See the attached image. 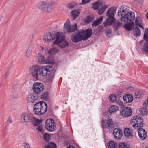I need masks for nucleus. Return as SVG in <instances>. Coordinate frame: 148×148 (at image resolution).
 I'll use <instances>...</instances> for the list:
<instances>
[{
    "mask_svg": "<svg viewBox=\"0 0 148 148\" xmlns=\"http://www.w3.org/2000/svg\"><path fill=\"white\" fill-rule=\"evenodd\" d=\"M53 71V67L49 65L39 68V74L42 76H45L47 74L49 75Z\"/></svg>",
    "mask_w": 148,
    "mask_h": 148,
    "instance_id": "423d86ee",
    "label": "nucleus"
},
{
    "mask_svg": "<svg viewBox=\"0 0 148 148\" xmlns=\"http://www.w3.org/2000/svg\"><path fill=\"white\" fill-rule=\"evenodd\" d=\"M102 5L100 1L97 0L92 4V8L94 10H98L99 8Z\"/></svg>",
    "mask_w": 148,
    "mask_h": 148,
    "instance_id": "bb28decb",
    "label": "nucleus"
},
{
    "mask_svg": "<svg viewBox=\"0 0 148 148\" xmlns=\"http://www.w3.org/2000/svg\"><path fill=\"white\" fill-rule=\"evenodd\" d=\"M33 115L29 113L24 112L21 116V120L22 123H27L30 121Z\"/></svg>",
    "mask_w": 148,
    "mask_h": 148,
    "instance_id": "f8f14e48",
    "label": "nucleus"
},
{
    "mask_svg": "<svg viewBox=\"0 0 148 148\" xmlns=\"http://www.w3.org/2000/svg\"><path fill=\"white\" fill-rule=\"evenodd\" d=\"M129 9L126 6L123 5L120 7L118 9V15L119 16H121L124 14L127 13Z\"/></svg>",
    "mask_w": 148,
    "mask_h": 148,
    "instance_id": "f3484780",
    "label": "nucleus"
},
{
    "mask_svg": "<svg viewBox=\"0 0 148 148\" xmlns=\"http://www.w3.org/2000/svg\"><path fill=\"white\" fill-rule=\"evenodd\" d=\"M59 44V46L61 48H65L69 45V44L68 42L67 41L65 40V39L62 42Z\"/></svg>",
    "mask_w": 148,
    "mask_h": 148,
    "instance_id": "58836bf2",
    "label": "nucleus"
},
{
    "mask_svg": "<svg viewBox=\"0 0 148 148\" xmlns=\"http://www.w3.org/2000/svg\"><path fill=\"white\" fill-rule=\"evenodd\" d=\"M67 148H75L74 146L72 145H69Z\"/></svg>",
    "mask_w": 148,
    "mask_h": 148,
    "instance_id": "0e129e2a",
    "label": "nucleus"
},
{
    "mask_svg": "<svg viewBox=\"0 0 148 148\" xmlns=\"http://www.w3.org/2000/svg\"><path fill=\"white\" fill-rule=\"evenodd\" d=\"M56 37L55 35L51 32H49L44 35L43 39L45 42H51L55 39Z\"/></svg>",
    "mask_w": 148,
    "mask_h": 148,
    "instance_id": "dca6fc26",
    "label": "nucleus"
},
{
    "mask_svg": "<svg viewBox=\"0 0 148 148\" xmlns=\"http://www.w3.org/2000/svg\"><path fill=\"white\" fill-rule=\"evenodd\" d=\"M67 7L69 10L73 9L75 5L73 3H69L66 5Z\"/></svg>",
    "mask_w": 148,
    "mask_h": 148,
    "instance_id": "de8ad7c7",
    "label": "nucleus"
},
{
    "mask_svg": "<svg viewBox=\"0 0 148 148\" xmlns=\"http://www.w3.org/2000/svg\"><path fill=\"white\" fill-rule=\"evenodd\" d=\"M41 120L37 119L34 117L32 116L30 121L32 123L34 126H38L41 123Z\"/></svg>",
    "mask_w": 148,
    "mask_h": 148,
    "instance_id": "393cba45",
    "label": "nucleus"
},
{
    "mask_svg": "<svg viewBox=\"0 0 148 148\" xmlns=\"http://www.w3.org/2000/svg\"><path fill=\"white\" fill-rule=\"evenodd\" d=\"M57 5L56 1L47 2L42 1L38 3L37 5V7L38 9L46 12L52 11Z\"/></svg>",
    "mask_w": 148,
    "mask_h": 148,
    "instance_id": "f03ea898",
    "label": "nucleus"
},
{
    "mask_svg": "<svg viewBox=\"0 0 148 148\" xmlns=\"http://www.w3.org/2000/svg\"><path fill=\"white\" fill-rule=\"evenodd\" d=\"M103 20V17H101L95 21L92 24V27H96L99 25L102 22Z\"/></svg>",
    "mask_w": 148,
    "mask_h": 148,
    "instance_id": "4c0bfd02",
    "label": "nucleus"
},
{
    "mask_svg": "<svg viewBox=\"0 0 148 148\" xmlns=\"http://www.w3.org/2000/svg\"><path fill=\"white\" fill-rule=\"evenodd\" d=\"M112 122V120L111 119H108L107 120V122L109 124V126L111 124Z\"/></svg>",
    "mask_w": 148,
    "mask_h": 148,
    "instance_id": "4d7b16f0",
    "label": "nucleus"
},
{
    "mask_svg": "<svg viewBox=\"0 0 148 148\" xmlns=\"http://www.w3.org/2000/svg\"><path fill=\"white\" fill-rule=\"evenodd\" d=\"M116 10V8L113 7H110L108 9L106 13V16L108 18L103 23L105 27L110 26L115 22V19L114 16Z\"/></svg>",
    "mask_w": 148,
    "mask_h": 148,
    "instance_id": "20e7f679",
    "label": "nucleus"
},
{
    "mask_svg": "<svg viewBox=\"0 0 148 148\" xmlns=\"http://www.w3.org/2000/svg\"><path fill=\"white\" fill-rule=\"evenodd\" d=\"M56 36V40L53 43L54 45L60 44L64 40L63 36H62V34H60L59 32H58L57 33Z\"/></svg>",
    "mask_w": 148,
    "mask_h": 148,
    "instance_id": "aec40b11",
    "label": "nucleus"
},
{
    "mask_svg": "<svg viewBox=\"0 0 148 148\" xmlns=\"http://www.w3.org/2000/svg\"><path fill=\"white\" fill-rule=\"evenodd\" d=\"M144 106L145 107H147L148 106V97L146 99V100L144 102L143 104Z\"/></svg>",
    "mask_w": 148,
    "mask_h": 148,
    "instance_id": "6e6d98bb",
    "label": "nucleus"
},
{
    "mask_svg": "<svg viewBox=\"0 0 148 148\" xmlns=\"http://www.w3.org/2000/svg\"><path fill=\"white\" fill-rule=\"evenodd\" d=\"M108 146L109 148H116L118 144L114 141H110L108 143Z\"/></svg>",
    "mask_w": 148,
    "mask_h": 148,
    "instance_id": "7c9ffc66",
    "label": "nucleus"
},
{
    "mask_svg": "<svg viewBox=\"0 0 148 148\" xmlns=\"http://www.w3.org/2000/svg\"><path fill=\"white\" fill-rule=\"evenodd\" d=\"M124 133L125 137L127 138H130L133 137V135L129 128H125L124 130Z\"/></svg>",
    "mask_w": 148,
    "mask_h": 148,
    "instance_id": "b1692460",
    "label": "nucleus"
},
{
    "mask_svg": "<svg viewBox=\"0 0 148 148\" xmlns=\"http://www.w3.org/2000/svg\"><path fill=\"white\" fill-rule=\"evenodd\" d=\"M118 107L115 105L111 106L109 108V112L110 113L112 114L114 113L118 110Z\"/></svg>",
    "mask_w": 148,
    "mask_h": 148,
    "instance_id": "c85d7f7f",
    "label": "nucleus"
},
{
    "mask_svg": "<svg viewBox=\"0 0 148 148\" xmlns=\"http://www.w3.org/2000/svg\"><path fill=\"white\" fill-rule=\"evenodd\" d=\"M99 8L98 9V14L99 15H101L105 12V10L110 6L109 5L102 4Z\"/></svg>",
    "mask_w": 148,
    "mask_h": 148,
    "instance_id": "5701e85b",
    "label": "nucleus"
},
{
    "mask_svg": "<svg viewBox=\"0 0 148 148\" xmlns=\"http://www.w3.org/2000/svg\"><path fill=\"white\" fill-rule=\"evenodd\" d=\"M131 123L133 127L135 128L142 127L143 124V120L139 116L133 117L131 120Z\"/></svg>",
    "mask_w": 148,
    "mask_h": 148,
    "instance_id": "39448f33",
    "label": "nucleus"
},
{
    "mask_svg": "<svg viewBox=\"0 0 148 148\" xmlns=\"http://www.w3.org/2000/svg\"><path fill=\"white\" fill-rule=\"evenodd\" d=\"M138 132L139 136L141 139H145L147 136V132L144 130L140 127L138 129Z\"/></svg>",
    "mask_w": 148,
    "mask_h": 148,
    "instance_id": "a211bd4d",
    "label": "nucleus"
},
{
    "mask_svg": "<svg viewBox=\"0 0 148 148\" xmlns=\"http://www.w3.org/2000/svg\"><path fill=\"white\" fill-rule=\"evenodd\" d=\"M58 50L56 48H53L51 49L48 51V53L49 54L54 55L58 52Z\"/></svg>",
    "mask_w": 148,
    "mask_h": 148,
    "instance_id": "a19ab883",
    "label": "nucleus"
},
{
    "mask_svg": "<svg viewBox=\"0 0 148 148\" xmlns=\"http://www.w3.org/2000/svg\"><path fill=\"white\" fill-rule=\"evenodd\" d=\"M102 125L103 128H107L109 127V124L107 122V120H103L102 121Z\"/></svg>",
    "mask_w": 148,
    "mask_h": 148,
    "instance_id": "a18cd8bd",
    "label": "nucleus"
},
{
    "mask_svg": "<svg viewBox=\"0 0 148 148\" xmlns=\"http://www.w3.org/2000/svg\"><path fill=\"white\" fill-rule=\"evenodd\" d=\"M33 48V46L31 45L29 46L28 48L27 49L26 52L25 56L26 57H30L31 54V52Z\"/></svg>",
    "mask_w": 148,
    "mask_h": 148,
    "instance_id": "473e14b6",
    "label": "nucleus"
},
{
    "mask_svg": "<svg viewBox=\"0 0 148 148\" xmlns=\"http://www.w3.org/2000/svg\"><path fill=\"white\" fill-rule=\"evenodd\" d=\"M33 108L34 114L36 115H41L46 112L47 106L45 102L40 101L36 103L34 105Z\"/></svg>",
    "mask_w": 148,
    "mask_h": 148,
    "instance_id": "7ed1b4c3",
    "label": "nucleus"
},
{
    "mask_svg": "<svg viewBox=\"0 0 148 148\" xmlns=\"http://www.w3.org/2000/svg\"><path fill=\"white\" fill-rule=\"evenodd\" d=\"M10 73V72L9 71H8L6 73L5 76V78H7L8 76L9 75Z\"/></svg>",
    "mask_w": 148,
    "mask_h": 148,
    "instance_id": "bf43d9fd",
    "label": "nucleus"
},
{
    "mask_svg": "<svg viewBox=\"0 0 148 148\" xmlns=\"http://www.w3.org/2000/svg\"><path fill=\"white\" fill-rule=\"evenodd\" d=\"M135 95L136 97L137 98H139L141 96L140 92H136L135 93Z\"/></svg>",
    "mask_w": 148,
    "mask_h": 148,
    "instance_id": "13d9d810",
    "label": "nucleus"
},
{
    "mask_svg": "<svg viewBox=\"0 0 148 148\" xmlns=\"http://www.w3.org/2000/svg\"><path fill=\"white\" fill-rule=\"evenodd\" d=\"M92 32L90 28H88L86 30H82L75 35L71 37L73 42L77 43L82 40L84 41L87 40L92 35Z\"/></svg>",
    "mask_w": 148,
    "mask_h": 148,
    "instance_id": "f257e3e1",
    "label": "nucleus"
},
{
    "mask_svg": "<svg viewBox=\"0 0 148 148\" xmlns=\"http://www.w3.org/2000/svg\"><path fill=\"white\" fill-rule=\"evenodd\" d=\"M76 24L71 26L70 25V21L68 19L65 23L64 26V29L65 31H67L69 33L72 32L77 29Z\"/></svg>",
    "mask_w": 148,
    "mask_h": 148,
    "instance_id": "6e6552de",
    "label": "nucleus"
},
{
    "mask_svg": "<svg viewBox=\"0 0 148 148\" xmlns=\"http://www.w3.org/2000/svg\"><path fill=\"white\" fill-rule=\"evenodd\" d=\"M133 34L136 37H138L140 36L141 32L140 30L137 27H135L133 31Z\"/></svg>",
    "mask_w": 148,
    "mask_h": 148,
    "instance_id": "2f4dec72",
    "label": "nucleus"
},
{
    "mask_svg": "<svg viewBox=\"0 0 148 148\" xmlns=\"http://www.w3.org/2000/svg\"><path fill=\"white\" fill-rule=\"evenodd\" d=\"M113 134L114 138L116 139H120L123 136V132L119 128H116L113 130Z\"/></svg>",
    "mask_w": 148,
    "mask_h": 148,
    "instance_id": "2eb2a0df",
    "label": "nucleus"
},
{
    "mask_svg": "<svg viewBox=\"0 0 148 148\" xmlns=\"http://www.w3.org/2000/svg\"><path fill=\"white\" fill-rule=\"evenodd\" d=\"M93 19L94 18L92 17L88 16L86 18V22L88 23H89L92 21Z\"/></svg>",
    "mask_w": 148,
    "mask_h": 148,
    "instance_id": "8fccbe9b",
    "label": "nucleus"
},
{
    "mask_svg": "<svg viewBox=\"0 0 148 148\" xmlns=\"http://www.w3.org/2000/svg\"><path fill=\"white\" fill-rule=\"evenodd\" d=\"M73 19L77 18L79 16L80 12L78 9H74L72 10L71 12Z\"/></svg>",
    "mask_w": 148,
    "mask_h": 148,
    "instance_id": "a878e982",
    "label": "nucleus"
},
{
    "mask_svg": "<svg viewBox=\"0 0 148 148\" xmlns=\"http://www.w3.org/2000/svg\"><path fill=\"white\" fill-rule=\"evenodd\" d=\"M54 77V75L53 74H52L49 76L48 77V79L50 81H52Z\"/></svg>",
    "mask_w": 148,
    "mask_h": 148,
    "instance_id": "864d4df0",
    "label": "nucleus"
},
{
    "mask_svg": "<svg viewBox=\"0 0 148 148\" xmlns=\"http://www.w3.org/2000/svg\"><path fill=\"white\" fill-rule=\"evenodd\" d=\"M38 62L40 63L44 64L47 63L44 57L41 54H38Z\"/></svg>",
    "mask_w": 148,
    "mask_h": 148,
    "instance_id": "cd10ccee",
    "label": "nucleus"
},
{
    "mask_svg": "<svg viewBox=\"0 0 148 148\" xmlns=\"http://www.w3.org/2000/svg\"><path fill=\"white\" fill-rule=\"evenodd\" d=\"M111 33L112 30L110 29H108L105 32V34L107 36L110 35Z\"/></svg>",
    "mask_w": 148,
    "mask_h": 148,
    "instance_id": "603ef678",
    "label": "nucleus"
},
{
    "mask_svg": "<svg viewBox=\"0 0 148 148\" xmlns=\"http://www.w3.org/2000/svg\"><path fill=\"white\" fill-rule=\"evenodd\" d=\"M128 146L124 142H120L119 144V148H128Z\"/></svg>",
    "mask_w": 148,
    "mask_h": 148,
    "instance_id": "c03bdc74",
    "label": "nucleus"
},
{
    "mask_svg": "<svg viewBox=\"0 0 148 148\" xmlns=\"http://www.w3.org/2000/svg\"><path fill=\"white\" fill-rule=\"evenodd\" d=\"M143 38L146 41L142 47L141 51L144 53H148V28H147L145 30Z\"/></svg>",
    "mask_w": 148,
    "mask_h": 148,
    "instance_id": "9d476101",
    "label": "nucleus"
},
{
    "mask_svg": "<svg viewBox=\"0 0 148 148\" xmlns=\"http://www.w3.org/2000/svg\"><path fill=\"white\" fill-rule=\"evenodd\" d=\"M123 99L125 102L126 103H130L133 101V97L131 94H126L123 96Z\"/></svg>",
    "mask_w": 148,
    "mask_h": 148,
    "instance_id": "412c9836",
    "label": "nucleus"
},
{
    "mask_svg": "<svg viewBox=\"0 0 148 148\" xmlns=\"http://www.w3.org/2000/svg\"><path fill=\"white\" fill-rule=\"evenodd\" d=\"M37 130L41 132L42 133H44V131L43 128V126L42 125H38V126L36 128Z\"/></svg>",
    "mask_w": 148,
    "mask_h": 148,
    "instance_id": "49530a36",
    "label": "nucleus"
},
{
    "mask_svg": "<svg viewBox=\"0 0 148 148\" xmlns=\"http://www.w3.org/2000/svg\"><path fill=\"white\" fill-rule=\"evenodd\" d=\"M132 113V110L130 107H124L121 110L120 112V114L123 117H125L130 116Z\"/></svg>",
    "mask_w": 148,
    "mask_h": 148,
    "instance_id": "4468645a",
    "label": "nucleus"
},
{
    "mask_svg": "<svg viewBox=\"0 0 148 148\" xmlns=\"http://www.w3.org/2000/svg\"><path fill=\"white\" fill-rule=\"evenodd\" d=\"M145 148H148V147H145Z\"/></svg>",
    "mask_w": 148,
    "mask_h": 148,
    "instance_id": "69168bd1",
    "label": "nucleus"
},
{
    "mask_svg": "<svg viewBox=\"0 0 148 148\" xmlns=\"http://www.w3.org/2000/svg\"><path fill=\"white\" fill-rule=\"evenodd\" d=\"M121 26V23L119 21H117L116 23L114 25V31H116Z\"/></svg>",
    "mask_w": 148,
    "mask_h": 148,
    "instance_id": "79ce46f5",
    "label": "nucleus"
},
{
    "mask_svg": "<svg viewBox=\"0 0 148 148\" xmlns=\"http://www.w3.org/2000/svg\"><path fill=\"white\" fill-rule=\"evenodd\" d=\"M23 145L24 146V148H30V146L28 143H23Z\"/></svg>",
    "mask_w": 148,
    "mask_h": 148,
    "instance_id": "5fc2aeb1",
    "label": "nucleus"
},
{
    "mask_svg": "<svg viewBox=\"0 0 148 148\" xmlns=\"http://www.w3.org/2000/svg\"><path fill=\"white\" fill-rule=\"evenodd\" d=\"M7 121L8 123H12V119L10 118L8 119Z\"/></svg>",
    "mask_w": 148,
    "mask_h": 148,
    "instance_id": "e2e57ef3",
    "label": "nucleus"
},
{
    "mask_svg": "<svg viewBox=\"0 0 148 148\" xmlns=\"http://www.w3.org/2000/svg\"><path fill=\"white\" fill-rule=\"evenodd\" d=\"M109 100L112 102H116V101H117L116 100V96L114 94H112L109 97ZM118 102H119V101H118Z\"/></svg>",
    "mask_w": 148,
    "mask_h": 148,
    "instance_id": "ea45409f",
    "label": "nucleus"
},
{
    "mask_svg": "<svg viewBox=\"0 0 148 148\" xmlns=\"http://www.w3.org/2000/svg\"><path fill=\"white\" fill-rule=\"evenodd\" d=\"M48 98V93L47 91H44L41 95V98L43 100H46Z\"/></svg>",
    "mask_w": 148,
    "mask_h": 148,
    "instance_id": "f704fd0d",
    "label": "nucleus"
},
{
    "mask_svg": "<svg viewBox=\"0 0 148 148\" xmlns=\"http://www.w3.org/2000/svg\"><path fill=\"white\" fill-rule=\"evenodd\" d=\"M143 0H135L134 1V4L136 5V7H141L143 3Z\"/></svg>",
    "mask_w": 148,
    "mask_h": 148,
    "instance_id": "e433bc0d",
    "label": "nucleus"
},
{
    "mask_svg": "<svg viewBox=\"0 0 148 148\" xmlns=\"http://www.w3.org/2000/svg\"><path fill=\"white\" fill-rule=\"evenodd\" d=\"M103 29V27L102 26H100L97 27V28L96 29V33L97 34H99L102 31Z\"/></svg>",
    "mask_w": 148,
    "mask_h": 148,
    "instance_id": "09e8293b",
    "label": "nucleus"
},
{
    "mask_svg": "<svg viewBox=\"0 0 148 148\" xmlns=\"http://www.w3.org/2000/svg\"><path fill=\"white\" fill-rule=\"evenodd\" d=\"M44 87V85L42 83H36L33 84L32 89L36 94H39L43 91Z\"/></svg>",
    "mask_w": 148,
    "mask_h": 148,
    "instance_id": "9b49d317",
    "label": "nucleus"
},
{
    "mask_svg": "<svg viewBox=\"0 0 148 148\" xmlns=\"http://www.w3.org/2000/svg\"><path fill=\"white\" fill-rule=\"evenodd\" d=\"M39 66L34 65L30 68L29 71L31 74L32 75L35 80H37L38 79Z\"/></svg>",
    "mask_w": 148,
    "mask_h": 148,
    "instance_id": "ddd939ff",
    "label": "nucleus"
},
{
    "mask_svg": "<svg viewBox=\"0 0 148 148\" xmlns=\"http://www.w3.org/2000/svg\"><path fill=\"white\" fill-rule=\"evenodd\" d=\"M44 148H56V145L53 142H51L45 145Z\"/></svg>",
    "mask_w": 148,
    "mask_h": 148,
    "instance_id": "c9c22d12",
    "label": "nucleus"
},
{
    "mask_svg": "<svg viewBox=\"0 0 148 148\" xmlns=\"http://www.w3.org/2000/svg\"><path fill=\"white\" fill-rule=\"evenodd\" d=\"M135 27L139 26L140 28H141L143 30L144 28L143 26V22L141 18L139 16L137 17L135 20Z\"/></svg>",
    "mask_w": 148,
    "mask_h": 148,
    "instance_id": "4be33fe9",
    "label": "nucleus"
},
{
    "mask_svg": "<svg viewBox=\"0 0 148 148\" xmlns=\"http://www.w3.org/2000/svg\"><path fill=\"white\" fill-rule=\"evenodd\" d=\"M37 96L34 94L31 93L29 94L27 97V101L29 103H33L38 99Z\"/></svg>",
    "mask_w": 148,
    "mask_h": 148,
    "instance_id": "6ab92c4d",
    "label": "nucleus"
},
{
    "mask_svg": "<svg viewBox=\"0 0 148 148\" xmlns=\"http://www.w3.org/2000/svg\"><path fill=\"white\" fill-rule=\"evenodd\" d=\"M135 23L134 22H132L131 23L126 24L124 25V27L125 29L127 31H130L134 27Z\"/></svg>",
    "mask_w": 148,
    "mask_h": 148,
    "instance_id": "c756f323",
    "label": "nucleus"
},
{
    "mask_svg": "<svg viewBox=\"0 0 148 148\" xmlns=\"http://www.w3.org/2000/svg\"><path fill=\"white\" fill-rule=\"evenodd\" d=\"M54 121L52 119H48L46 121L45 126L47 130L49 132H53L56 128Z\"/></svg>",
    "mask_w": 148,
    "mask_h": 148,
    "instance_id": "1a4fd4ad",
    "label": "nucleus"
},
{
    "mask_svg": "<svg viewBox=\"0 0 148 148\" xmlns=\"http://www.w3.org/2000/svg\"><path fill=\"white\" fill-rule=\"evenodd\" d=\"M145 12L147 13L145 14L146 18L148 20V12H147V10H145Z\"/></svg>",
    "mask_w": 148,
    "mask_h": 148,
    "instance_id": "052dcab7",
    "label": "nucleus"
},
{
    "mask_svg": "<svg viewBox=\"0 0 148 148\" xmlns=\"http://www.w3.org/2000/svg\"><path fill=\"white\" fill-rule=\"evenodd\" d=\"M135 14L134 12H130L127 13L124 16L121 18V21L123 22L130 23L135 19Z\"/></svg>",
    "mask_w": 148,
    "mask_h": 148,
    "instance_id": "0eeeda50",
    "label": "nucleus"
},
{
    "mask_svg": "<svg viewBox=\"0 0 148 148\" xmlns=\"http://www.w3.org/2000/svg\"><path fill=\"white\" fill-rule=\"evenodd\" d=\"M51 135L48 133L44 134L43 136V138L44 140L46 142H48L50 140Z\"/></svg>",
    "mask_w": 148,
    "mask_h": 148,
    "instance_id": "72a5a7b5",
    "label": "nucleus"
},
{
    "mask_svg": "<svg viewBox=\"0 0 148 148\" xmlns=\"http://www.w3.org/2000/svg\"><path fill=\"white\" fill-rule=\"evenodd\" d=\"M140 114L141 115H145L147 114V111L146 108H143L140 109Z\"/></svg>",
    "mask_w": 148,
    "mask_h": 148,
    "instance_id": "37998d69",
    "label": "nucleus"
},
{
    "mask_svg": "<svg viewBox=\"0 0 148 148\" xmlns=\"http://www.w3.org/2000/svg\"><path fill=\"white\" fill-rule=\"evenodd\" d=\"M122 92L121 91H118L117 92V95L119 97H121L122 96Z\"/></svg>",
    "mask_w": 148,
    "mask_h": 148,
    "instance_id": "680f3d73",
    "label": "nucleus"
},
{
    "mask_svg": "<svg viewBox=\"0 0 148 148\" xmlns=\"http://www.w3.org/2000/svg\"><path fill=\"white\" fill-rule=\"evenodd\" d=\"M91 0H82V3H80V4L84 5L87 3L90 2Z\"/></svg>",
    "mask_w": 148,
    "mask_h": 148,
    "instance_id": "3c124183",
    "label": "nucleus"
}]
</instances>
